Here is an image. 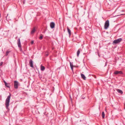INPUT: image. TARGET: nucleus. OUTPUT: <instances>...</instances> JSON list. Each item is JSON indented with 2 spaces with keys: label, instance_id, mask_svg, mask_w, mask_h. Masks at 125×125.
<instances>
[{
  "label": "nucleus",
  "instance_id": "obj_32",
  "mask_svg": "<svg viewBox=\"0 0 125 125\" xmlns=\"http://www.w3.org/2000/svg\"><path fill=\"white\" fill-rule=\"evenodd\" d=\"M106 65H105V66H106Z\"/></svg>",
  "mask_w": 125,
  "mask_h": 125
},
{
  "label": "nucleus",
  "instance_id": "obj_25",
  "mask_svg": "<svg viewBox=\"0 0 125 125\" xmlns=\"http://www.w3.org/2000/svg\"><path fill=\"white\" fill-rule=\"evenodd\" d=\"M125 14H122L120 15H117V16H120V15H124Z\"/></svg>",
  "mask_w": 125,
  "mask_h": 125
},
{
  "label": "nucleus",
  "instance_id": "obj_29",
  "mask_svg": "<svg viewBox=\"0 0 125 125\" xmlns=\"http://www.w3.org/2000/svg\"><path fill=\"white\" fill-rule=\"evenodd\" d=\"M5 32H7V33H8V32H7V31H5Z\"/></svg>",
  "mask_w": 125,
  "mask_h": 125
},
{
  "label": "nucleus",
  "instance_id": "obj_14",
  "mask_svg": "<svg viewBox=\"0 0 125 125\" xmlns=\"http://www.w3.org/2000/svg\"><path fill=\"white\" fill-rule=\"evenodd\" d=\"M81 75L82 78L84 80H85L86 79V77L85 76V75L83 74H81Z\"/></svg>",
  "mask_w": 125,
  "mask_h": 125
},
{
  "label": "nucleus",
  "instance_id": "obj_28",
  "mask_svg": "<svg viewBox=\"0 0 125 125\" xmlns=\"http://www.w3.org/2000/svg\"><path fill=\"white\" fill-rule=\"evenodd\" d=\"M82 98L83 99H84L85 98V97H83H83H82Z\"/></svg>",
  "mask_w": 125,
  "mask_h": 125
},
{
  "label": "nucleus",
  "instance_id": "obj_27",
  "mask_svg": "<svg viewBox=\"0 0 125 125\" xmlns=\"http://www.w3.org/2000/svg\"><path fill=\"white\" fill-rule=\"evenodd\" d=\"M8 14H7V16H6V18H7V17L8 16Z\"/></svg>",
  "mask_w": 125,
  "mask_h": 125
},
{
  "label": "nucleus",
  "instance_id": "obj_26",
  "mask_svg": "<svg viewBox=\"0 0 125 125\" xmlns=\"http://www.w3.org/2000/svg\"><path fill=\"white\" fill-rule=\"evenodd\" d=\"M34 43V42L33 41H32L31 42V43L32 44Z\"/></svg>",
  "mask_w": 125,
  "mask_h": 125
},
{
  "label": "nucleus",
  "instance_id": "obj_5",
  "mask_svg": "<svg viewBox=\"0 0 125 125\" xmlns=\"http://www.w3.org/2000/svg\"><path fill=\"white\" fill-rule=\"evenodd\" d=\"M114 74L116 75L118 74H123V73L122 71H115L114 73Z\"/></svg>",
  "mask_w": 125,
  "mask_h": 125
},
{
  "label": "nucleus",
  "instance_id": "obj_2",
  "mask_svg": "<svg viewBox=\"0 0 125 125\" xmlns=\"http://www.w3.org/2000/svg\"><path fill=\"white\" fill-rule=\"evenodd\" d=\"M122 40V39L121 38H120L114 40L113 41V43L115 44H117L120 42Z\"/></svg>",
  "mask_w": 125,
  "mask_h": 125
},
{
  "label": "nucleus",
  "instance_id": "obj_6",
  "mask_svg": "<svg viewBox=\"0 0 125 125\" xmlns=\"http://www.w3.org/2000/svg\"><path fill=\"white\" fill-rule=\"evenodd\" d=\"M29 64L30 67L32 68L34 67L33 65V62L31 59H30L29 61Z\"/></svg>",
  "mask_w": 125,
  "mask_h": 125
},
{
  "label": "nucleus",
  "instance_id": "obj_10",
  "mask_svg": "<svg viewBox=\"0 0 125 125\" xmlns=\"http://www.w3.org/2000/svg\"><path fill=\"white\" fill-rule=\"evenodd\" d=\"M80 51H82L81 49H79L77 52V56L78 57L79 56Z\"/></svg>",
  "mask_w": 125,
  "mask_h": 125
},
{
  "label": "nucleus",
  "instance_id": "obj_19",
  "mask_svg": "<svg viewBox=\"0 0 125 125\" xmlns=\"http://www.w3.org/2000/svg\"><path fill=\"white\" fill-rule=\"evenodd\" d=\"M40 35H41V36L39 37V39L40 40H42L43 38V35L42 34H41Z\"/></svg>",
  "mask_w": 125,
  "mask_h": 125
},
{
  "label": "nucleus",
  "instance_id": "obj_23",
  "mask_svg": "<svg viewBox=\"0 0 125 125\" xmlns=\"http://www.w3.org/2000/svg\"><path fill=\"white\" fill-rule=\"evenodd\" d=\"M25 0H23V4H25Z\"/></svg>",
  "mask_w": 125,
  "mask_h": 125
},
{
  "label": "nucleus",
  "instance_id": "obj_9",
  "mask_svg": "<svg viewBox=\"0 0 125 125\" xmlns=\"http://www.w3.org/2000/svg\"><path fill=\"white\" fill-rule=\"evenodd\" d=\"M11 96V94L10 93V95L7 97L6 101V102H9L10 98V97Z\"/></svg>",
  "mask_w": 125,
  "mask_h": 125
},
{
  "label": "nucleus",
  "instance_id": "obj_21",
  "mask_svg": "<svg viewBox=\"0 0 125 125\" xmlns=\"http://www.w3.org/2000/svg\"><path fill=\"white\" fill-rule=\"evenodd\" d=\"M49 54L47 52H46L45 53V55L46 56H47Z\"/></svg>",
  "mask_w": 125,
  "mask_h": 125
},
{
  "label": "nucleus",
  "instance_id": "obj_7",
  "mask_svg": "<svg viewBox=\"0 0 125 125\" xmlns=\"http://www.w3.org/2000/svg\"><path fill=\"white\" fill-rule=\"evenodd\" d=\"M55 23L54 22H52L50 23V26L51 28H52V29L53 28L55 27Z\"/></svg>",
  "mask_w": 125,
  "mask_h": 125
},
{
  "label": "nucleus",
  "instance_id": "obj_31",
  "mask_svg": "<svg viewBox=\"0 0 125 125\" xmlns=\"http://www.w3.org/2000/svg\"><path fill=\"white\" fill-rule=\"evenodd\" d=\"M122 11H123V10H122Z\"/></svg>",
  "mask_w": 125,
  "mask_h": 125
},
{
  "label": "nucleus",
  "instance_id": "obj_18",
  "mask_svg": "<svg viewBox=\"0 0 125 125\" xmlns=\"http://www.w3.org/2000/svg\"><path fill=\"white\" fill-rule=\"evenodd\" d=\"M5 86L7 87L10 88V86H9V85H10V84L9 83H7L6 84H5Z\"/></svg>",
  "mask_w": 125,
  "mask_h": 125
},
{
  "label": "nucleus",
  "instance_id": "obj_24",
  "mask_svg": "<svg viewBox=\"0 0 125 125\" xmlns=\"http://www.w3.org/2000/svg\"><path fill=\"white\" fill-rule=\"evenodd\" d=\"M3 82H4V83L5 84H6V83H6V82L5 81V80H3Z\"/></svg>",
  "mask_w": 125,
  "mask_h": 125
},
{
  "label": "nucleus",
  "instance_id": "obj_17",
  "mask_svg": "<svg viewBox=\"0 0 125 125\" xmlns=\"http://www.w3.org/2000/svg\"><path fill=\"white\" fill-rule=\"evenodd\" d=\"M105 114L104 112H103L102 113V117L103 118H104V117Z\"/></svg>",
  "mask_w": 125,
  "mask_h": 125
},
{
  "label": "nucleus",
  "instance_id": "obj_13",
  "mask_svg": "<svg viewBox=\"0 0 125 125\" xmlns=\"http://www.w3.org/2000/svg\"><path fill=\"white\" fill-rule=\"evenodd\" d=\"M67 30L69 34V36H70L71 35V31L68 27H67Z\"/></svg>",
  "mask_w": 125,
  "mask_h": 125
},
{
  "label": "nucleus",
  "instance_id": "obj_11",
  "mask_svg": "<svg viewBox=\"0 0 125 125\" xmlns=\"http://www.w3.org/2000/svg\"><path fill=\"white\" fill-rule=\"evenodd\" d=\"M35 31L36 29H35V28H34L33 29L31 30V34H33L35 32Z\"/></svg>",
  "mask_w": 125,
  "mask_h": 125
},
{
  "label": "nucleus",
  "instance_id": "obj_15",
  "mask_svg": "<svg viewBox=\"0 0 125 125\" xmlns=\"http://www.w3.org/2000/svg\"><path fill=\"white\" fill-rule=\"evenodd\" d=\"M117 91L118 93L120 94H122L123 93V92L121 90L119 89H117L116 90Z\"/></svg>",
  "mask_w": 125,
  "mask_h": 125
},
{
  "label": "nucleus",
  "instance_id": "obj_20",
  "mask_svg": "<svg viewBox=\"0 0 125 125\" xmlns=\"http://www.w3.org/2000/svg\"><path fill=\"white\" fill-rule=\"evenodd\" d=\"M10 52V51H7L6 52V55H5L6 56H7L8 55V54Z\"/></svg>",
  "mask_w": 125,
  "mask_h": 125
},
{
  "label": "nucleus",
  "instance_id": "obj_4",
  "mask_svg": "<svg viewBox=\"0 0 125 125\" xmlns=\"http://www.w3.org/2000/svg\"><path fill=\"white\" fill-rule=\"evenodd\" d=\"M17 44L18 47L19 48H21V44L20 38H19L17 40Z\"/></svg>",
  "mask_w": 125,
  "mask_h": 125
},
{
  "label": "nucleus",
  "instance_id": "obj_3",
  "mask_svg": "<svg viewBox=\"0 0 125 125\" xmlns=\"http://www.w3.org/2000/svg\"><path fill=\"white\" fill-rule=\"evenodd\" d=\"M14 88L15 89H17L18 88V86L19 83L17 81H15L14 82Z\"/></svg>",
  "mask_w": 125,
  "mask_h": 125
},
{
  "label": "nucleus",
  "instance_id": "obj_22",
  "mask_svg": "<svg viewBox=\"0 0 125 125\" xmlns=\"http://www.w3.org/2000/svg\"><path fill=\"white\" fill-rule=\"evenodd\" d=\"M3 63L2 62H1L0 63V66H2L3 64Z\"/></svg>",
  "mask_w": 125,
  "mask_h": 125
},
{
  "label": "nucleus",
  "instance_id": "obj_30",
  "mask_svg": "<svg viewBox=\"0 0 125 125\" xmlns=\"http://www.w3.org/2000/svg\"><path fill=\"white\" fill-rule=\"evenodd\" d=\"M21 50H21V49H20V51H21Z\"/></svg>",
  "mask_w": 125,
  "mask_h": 125
},
{
  "label": "nucleus",
  "instance_id": "obj_12",
  "mask_svg": "<svg viewBox=\"0 0 125 125\" xmlns=\"http://www.w3.org/2000/svg\"><path fill=\"white\" fill-rule=\"evenodd\" d=\"M70 63L71 69L72 71H73V64L70 62Z\"/></svg>",
  "mask_w": 125,
  "mask_h": 125
},
{
  "label": "nucleus",
  "instance_id": "obj_1",
  "mask_svg": "<svg viewBox=\"0 0 125 125\" xmlns=\"http://www.w3.org/2000/svg\"><path fill=\"white\" fill-rule=\"evenodd\" d=\"M109 21L108 20H107L105 22L104 25V29H107L109 26Z\"/></svg>",
  "mask_w": 125,
  "mask_h": 125
},
{
  "label": "nucleus",
  "instance_id": "obj_16",
  "mask_svg": "<svg viewBox=\"0 0 125 125\" xmlns=\"http://www.w3.org/2000/svg\"><path fill=\"white\" fill-rule=\"evenodd\" d=\"M45 67L44 66L41 65V70L42 71H43L45 70Z\"/></svg>",
  "mask_w": 125,
  "mask_h": 125
},
{
  "label": "nucleus",
  "instance_id": "obj_8",
  "mask_svg": "<svg viewBox=\"0 0 125 125\" xmlns=\"http://www.w3.org/2000/svg\"><path fill=\"white\" fill-rule=\"evenodd\" d=\"M5 105L6 109L8 110H9V108L8 107L9 105V102H6Z\"/></svg>",
  "mask_w": 125,
  "mask_h": 125
}]
</instances>
